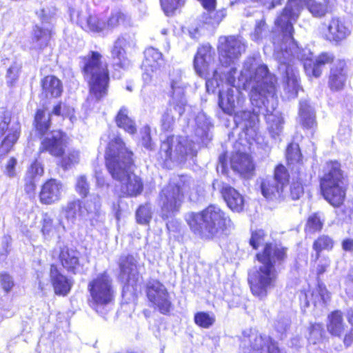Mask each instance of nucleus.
I'll list each match as a JSON object with an SVG mask.
<instances>
[{"label":"nucleus","mask_w":353,"mask_h":353,"mask_svg":"<svg viewBox=\"0 0 353 353\" xmlns=\"http://www.w3.org/2000/svg\"><path fill=\"white\" fill-rule=\"evenodd\" d=\"M262 194L264 197L269 200H278L284 198V187L277 183L275 179L270 178L265 179L261 184Z\"/></svg>","instance_id":"29"},{"label":"nucleus","mask_w":353,"mask_h":353,"mask_svg":"<svg viewBox=\"0 0 353 353\" xmlns=\"http://www.w3.org/2000/svg\"><path fill=\"white\" fill-rule=\"evenodd\" d=\"M268 130L271 137L274 139L279 138L283 129V118L279 112L268 114L266 116Z\"/></svg>","instance_id":"36"},{"label":"nucleus","mask_w":353,"mask_h":353,"mask_svg":"<svg viewBox=\"0 0 353 353\" xmlns=\"http://www.w3.org/2000/svg\"><path fill=\"white\" fill-rule=\"evenodd\" d=\"M296 172L297 173V180L293 179L290 186V195L293 200L299 199L303 194V183L307 179L305 170H298Z\"/></svg>","instance_id":"42"},{"label":"nucleus","mask_w":353,"mask_h":353,"mask_svg":"<svg viewBox=\"0 0 353 353\" xmlns=\"http://www.w3.org/2000/svg\"><path fill=\"white\" fill-rule=\"evenodd\" d=\"M219 42V60L222 65H228L233 63L245 50L244 41L239 37H221Z\"/></svg>","instance_id":"15"},{"label":"nucleus","mask_w":353,"mask_h":353,"mask_svg":"<svg viewBox=\"0 0 353 353\" xmlns=\"http://www.w3.org/2000/svg\"><path fill=\"white\" fill-rule=\"evenodd\" d=\"M11 121V113L4 108H0V139L4 135L5 132Z\"/></svg>","instance_id":"54"},{"label":"nucleus","mask_w":353,"mask_h":353,"mask_svg":"<svg viewBox=\"0 0 353 353\" xmlns=\"http://www.w3.org/2000/svg\"><path fill=\"white\" fill-rule=\"evenodd\" d=\"M147 296L148 300L154 304V306H157L159 309H168L170 306L167 290L157 280L148 281L147 284Z\"/></svg>","instance_id":"19"},{"label":"nucleus","mask_w":353,"mask_h":353,"mask_svg":"<svg viewBox=\"0 0 353 353\" xmlns=\"http://www.w3.org/2000/svg\"><path fill=\"white\" fill-rule=\"evenodd\" d=\"M50 38V30L48 28L35 26L32 38V47L37 50H41L48 45Z\"/></svg>","instance_id":"37"},{"label":"nucleus","mask_w":353,"mask_h":353,"mask_svg":"<svg viewBox=\"0 0 353 353\" xmlns=\"http://www.w3.org/2000/svg\"><path fill=\"white\" fill-rule=\"evenodd\" d=\"M44 172L41 163L35 161L28 168L26 175V190L28 192H33L35 189V181L43 176Z\"/></svg>","instance_id":"34"},{"label":"nucleus","mask_w":353,"mask_h":353,"mask_svg":"<svg viewBox=\"0 0 353 353\" xmlns=\"http://www.w3.org/2000/svg\"><path fill=\"white\" fill-rule=\"evenodd\" d=\"M298 121L304 128H312L316 125L314 110L306 99L300 101Z\"/></svg>","instance_id":"31"},{"label":"nucleus","mask_w":353,"mask_h":353,"mask_svg":"<svg viewBox=\"0 0 353 353\" xmlns=\"http://www.w3.org/2000/svg\"><path fill=\"white\" fill-rule=\"evenodd\" d=\"M265 234L263 230H257L252 234L250 240V245L254 249H257L260 245L265 244Z\"/></svg>","instance_id":"59"},{"label":"nucleus","mask_w":353,"mask_h":353,"mask_svg":"<svg viewBox=\"0 0 353 353\" xmlns=\"http://www.w3.org/2000/svg\"><path fill=\"white\" fill-rule=\"evenodd\" d=\"M170 81L172 88L170 105L173 106L179 116H181L186 105V99L184 96L186 83L183 82L182 73L179 70L173 72L170 74Z\"/></svg>","instance_id":"17"},{"label":"nucleus","mask_w":353,"mask_h":353,"mask_svg":"<svg viewBox=\"0 0 353 353\" xmlns=\"http://www.w3.org/2000/svg\"><path fill=\"white\" fill-rule=\"evenodd\" d=\"M134 46L133 41L124 37H119L114 43L111 49V58L114 63L121 68L128 66L129 61L126 57V49Z\"/></svg>","instance_id":"23"},{"label":"nucleus","mask_w":353,"mask_h":353,"mask_svg":"<svg viewBox=\"0 0 353 353\" xmlns=\"http://www.w3.org/2000/svg\"><path fill=\"white\" fill-rule=\"evenodd\" d=\"M220 191L228 206L232 211L239 212L243 209V197L234 188L223 184Z\"/></svg>","instance_id":"28"},{"label":"nucleus","mask_w":353,"mask_h":353,"mask_svg":"<svg viewBox=\"0 0 353 353\" xmlns=\"http://www.w3.org/2000/svg\"><path fill=\"white\" fill-rule=\"evenodd\" d=\"M286 159L288 165L291 167L292 170L298 172V170H305L301 163V154L300 152L299 146L297 143H290L286 150Z\"/></svg>","instance_id":"35"},{"label":"nucleus","mask_w":353,"mask_h":353,"mask_svg":"<svg viewBox=\"0 0 353 353\" xmlns=\"http://www.w3.org/2000/svg\"><path fill=\"white\" fill-rule=\"evenodd\" d=\"M270 179H275L277 181V183L285 187L289 180V174L285 167L282 165H278L274 170V176Z\"/></svg>","instance_id":"53"},{"label":"nucleus","mask_w":353,"mask_h":353,"mask_svg":"<svg viewBox=\"0 0 353 353\" xmlns=\"http://www.w3.org/2000/svg\"><path fill=\"white\" fill-rule=\"evenodd\" d=\"M299 6L298 0H288L283 12L276 21V25L282 32V39L279 37L274 39V54L279 63H285L292 50H295L299 58H304L303 55L298 54V46L292 37V22L296 20L301 11Z\"/></svg>","instance_id":"4"},{"label":"nucleus","mask_w":353,"mask_h":353,"mask_svg":"<svg viewBox=\"0 0 353 353\" xmlns=\"http://www.w3.org/2000/svg\"><path fill=\"white\" fill-rule=\"evenodd\" d=\"M75 188L77 193L81 196L85 197L88 195L90 185L85 176L81 175L77 178Z\"/></svg>","instance_id":"56"},{"label":"nucleus","mask_w":353,"mask_h":353,"mask_svg":"<svg viewBox=\"0 0 353 353\" xmlns=\"http://www.w3.org/2000/svg\"><path fill=\"white\" fill-rule=\"evenodd\" d=\"M185 221L194 234L206 239L220 236L232 225L227 214L216 205L199 212L187 213Z\"/></svg>","instance_id":"3"},{"label":"nucleus","mask_w":353,"mask_h":353,"mask_svg":"<svg viewBox=\"0 0 353 353\" xmlns=\"http://www.w3.org/2000/svg\"><path fill=\"white\" fill-rule=\"evenodd\" d=\"M345 61L342 59L336 60L330 70L329 86L333 90H341L345 85L347 74L345 71Z\"/></svg>","instance_id":"25"},{"label":"nucleus","mask_w":353,"mask_h":353,"mask_svg":"<svg viewBox=\"0 0 353 353\" xmlns=\"http://www.w3.org/2000/svg\"><path fill=\"white\" fill-rule=\"evenodd\" d=\"M330 265V260L327 256L322 257L316 268L317 274L320 275L327 271V269Z\"/></svg>","instance_id":"64"},{"label":"nucleus","mask_w":353,"mask_h":353,"mask_svg":"<svg viewBox=\"0 0 353 353\" xmlns=\"http://www.w3.org/2000/svg\"><path fill=\"white\" fill-rule=\"evenodd\" d=\"M215 52L210 44H204L198 48L194 59V67L196 74L206 80L208 91H214L219 87L223 79L220 77L217 69L214 67Z\"/></svg>","instance_id":"8"},{"label":"nucleus","mask_w":353,"mask_h":353,"mask_svg":"<svg viewBox=\"0 0 353 353\" xmlns=\"http://www.w3.org/2000/svg\"><path fill=\"white\" fill-rule=\"evenodd\" d=\"M80 253L74 249L64 247L61 248L59 259L64 270L70 274H81L83 265L79 260Z\"/></svg>","instance_id":"20"},{"label":"nucleus","mask_w":353,"mask_h":353,"mask_svg":"<svg viewBox=\"0 0 353 353\" xmlns=\"http://www.w3.org/2000/svg\"><path fill=\"white\" fill-rule=\"evenodd\" d=\"M120 279L125 284L123 288V304L134 303L137 298L139 280V264L137 257L132 255H123L119 258Z\"/></svg>","instance_id":"9"},{"label":"nucleus","mask_w":353,"mask_h":353,"mask_svg":"<svg viewBox=\"0 0 353 353\" xmlns=\"http://www.w3.org/2000/svg\"><path fill=\"white\" fill-rule=\"evenodd\" d=\"M50 279L57 294L65 296L70 291L72 281L61 274L54 265L50 267Z\"/></svg>","instance_id":"27"},{"label":"nucleus","mask_w":353,"mask_h":353,"mask_svg":"<svg viewBox=\"0 0 353 353\" xmlns=\"http://www.w3.org/2000/svg\"><path fill=\"white\" fill-rule=\"evenodd\" d=\"M173 110L175 111L173 106L170 105V107L166 109L162 115L161 119V128L165 131L172 130L174 126L175 117L172 112Z\"/></svg>","instance_id":"51"},{"label":"nucleus","mask_w":353,"mask_h":353,"mask_svg":"<svg viewBox=\"0 0 353 353\" xmlns=\"http://www.w3.org/2000/svg\"><path fill=\"white\" fill-rule=\"evenodd\" d=\"M335 0H298L301 10L306 6L311 14L316 17H321L332 11L335 5Z\"/></svg>","instance_id":"26"},{"label":"nucleus","mask_w":353,"mask_h":353,"mask_svg":"<svg viewBox=\"0 0 353 353\" xmlns=\"http://www.w3.org/2000/svg\"><path fill=\"white\" fill-rule=\"evenodd\" d=\"M65 192L63 183L57 179L48 180L43 185L39 197L42 203L50 205L61 200Z\"/></svg>","instance_id":"18"},{"label":"nucleus","mask_w":353,"mask_h":353,"mask_svg":"<svg viewBox=\"0 0 353 353\" xmlns=\"http://www.w3.org/2000/svg\"><path fill=\"white\" fill-rule=\"evenodd\" d=\"M334 245V241L332 238L327 235L319 236L313 243V249L316 252V259L320 256V252L322 250H330Z\"/></svg>","instance_id":"47"},{"label":"nucleus","mask_w":353,"mask_h":353,"mask_svg":"<svg viewBox=\"0 0 353 353\" xmlns=\"http://www.w3.org/2000/svg\"><path fill=\"white\" fill-rule=\"evenodd\" d=\"M188 186L184 183H170L164 187L159 196V205L161 208V216L166 219L175 216L179 211L183 201L184 194Z\"/></svg>","instance_id":"11"},{"label":"nucleus","mask_w":353,"mask_h":353,"mask_svg":"<svg viewBox=\"0 0 353 353\" xmlns=\"http://www.w3.org/2000/svg\"><path fill=\"white\" fill-rule=\"evenodd\" d=\"M137 219L139 223H148L151 219V212L148 206H140L137 210Z\"/></svg>","instance_id":"57"},{"label":"nucleus","mask_w":353,"mask_h":353,"mask_svg":"<svg viewBox=\"0 0 353 353\" xmlns=\"http://www.w3.org/2000/svg\"><path fill=\"white\" fill-rule=\"evenodd\" d=\"M286 257V248L281 245L273 243H265L263 252L256 254L259 262L271 263L274 266L276 262L281 263Z\"/></svg>","instance_id":"22"},{"label":"nucleus","mask_w":353,"mask_h":353,"mask_svg":"<svg viewBox=\"0 0 353 353\" xmlns=\"http://www.w3.org/2000/svg\"><path fill=\"white\" fill-rule=\"evenodd\" d=\"M94 202L86 201L82 206V202L79 199H73L68 201L62 207V213L68 222L74 223L78 218L86 219L91 213H95L100 207L99 198L94 196Z\"/></svg>","instance_id":"14"},{"label":"nucleus","mask_w":353,"mask_h":353,"mask_svg":"<svg viewBox=\"0 0 353 353\" xmlns=\"http://www.w3.org/2000/svg\"><path fill=\"white\" fill-rule=\"evenodd\" d=\"M116 123L118 127L130 134H134L137 132L134 121L128 116V110L124 107L119 111L116 117Z\"/></svg>","instance_id":"40"},{"label":"nucleus","mask_w":353,"mask_h":353,"mask_svg":"<svg viewBox=\"0 0 353 353\" xmlns=\"http://www.w3.org/2000/svg\"><path fill=\"white\" fill-rule=\"evenodd\" d=\"M79 161V152L76 150L68 152L62 159L61 165L67 170L72 168Z\"/></svg>","instance_id":"52"},{"label":"nucleus","mask_w":353,"mask_h":353,"mask_svg":"<svg viewBox=\"0 0 353 353\" xmlns=\"http://www.w3.org/2000/svg\"><path fill=\"white\" fill-rule=\"evenodd\" d=\"M321 189L325 199L334 207L340 206L345 197V185L341 164L327 162L321 178Z\"/></svg>","instance_id":"7"},{"label":"nucleus","mask_w":353,"mask_h":353,"mask_svg":"<svg viewBox=\"0 0 353 353\" xmlns=\"http://www.w3.org/2000/svg\"><path fill=\"white\" fill-rule=\"evenodd\" d=\"M20 68V65L17 63H14L10 66L6 73L8 84L12 85V84L17 81L19 77Z\"/></svg>","instance_id":"58"},{"label":"nucleus","mask_w":353,"mask_h":353,"mask_svg":"<svg viewBox=\"0 0 353 353\" xmlns=\"http://www.w3.org/2000/svg\"><path fill=\"white\" fill-rule=\"evenodd\" d=\"M186 0H160L161 8L168 16L184 6Z\"/></svg>","instance_id":"50"},{"label":"nucleus","mask_w":353,"mask_h":353,"mask_svg":"<svg viewBox=\"0 0 353 353\" xmlns=\"http://www.w3.org/2000/svg\"><path fill=\"white\" fill-rule=\"evenodd\" d=\"M160 154L165 161L184 163L196 154L195 143L186 137L171 136L163 141Z\"/></svg>","instance_id":"10"},{"label":"nucleus","mask_w":353,"mask_h":353,"mask_svg":"<svg viewBox=\"0 0 353 353\" xmlns=\"http://www.w3.org/2000/svg\"><path fill=\"white\" fill-rule=\"evenodd\" d=\"M73 112V109L66 106L65 104L59 103L52 110V114L55 115H62L63 117L70 116Z\"/></svg>","instance_id":"63"},{"label":"nucleus","mask_w":353,"mask_h":353,"mask_svg":"<svg viewBox=\"0 0 353 353\" xmlns=\"http://www.w3.org/2000/svg\"><path fill=\"white\" fill-rule=\"evenodd\" d=\"M79 23L86 31L92 32H101L106 30L105 21L97 15H89L88 17H82L79 15Z\"/></svg>","instance_id":"33"},{"label":"nucleus","mask_w":353,"mask_h":353,"mask_svg":"<svg viewBox=\"0 0 353 353\" xmlns=\"http://www.w3.org/2000/svg\"><path fill=\"white\" fill-rule=\"evenodd\" d=\"M297 52L299 54L303 55L304 58H299L295 53V50H292L290 52V55L289 59H285V63H280L279 66V70H285L286 74L287 81L285 90L288 93V97L289 99L296 97L299 87L298 71L293 67V65H290V62H292L294 59L308 61V62L304 63V68L306 73L309 76L312 75L315 77H319L322 73L323 66L333 61V56L328 53H323L320 54L316 59L315 61L312 62L311 59L312 54L309 51L306 50H301L298 47Z\"/></svg>","instance_id":"5"},{"label":"nucleus","mask_w":353,"mask_h":353,"mask_svg":"<svg viewBox=\"0 0 353 353\" xmlns=\"http://www.w3.org/2000/svg\"><path fill=\"white\" fill-rule=\"evenodd\" d=\"M194 321L195 324L199 327L208 329L214 325L215 316L212 313L200 311L194 314Z\"/></svg>","instance_id":"46"},{"label":"nucleus","mask_w":353,"mask_h":353,"mask_svg":"<svg viewBox=\"0 0 353 353\" xmlns=\"http://www.w3.org/2000/svg\"><path fill=\"white\" fill-rule=\"evenodd\" d=\"M36 128L41 134H44L50 127V114L43 110H39L35 115Z\"/></svg>","instance_id":"48"},{"label":"nucleus","mask_w":353,"mask_h":353,"mask_svg":"<svg viewBox=\"0 0 353 353\" xmlns=\"http://www.w3.org/2000/svg\"><path fill=\"white\" fill-rule=\"evenodd\" d=\"M255 341H259V343L251 345L250 353H281L276 343L271 339H263L259 336Z\"/></svg>","instance_id":"39"},{"label":"nucleus","mask_w":353,"mask_h":353,"mask_svg":"<svg viewBox=\"0 0 353 353\" xmlns=\"http://www.w3.org/2000/svg\"><path fill=\"white\" fill-rule=\"evenodd\" d=\"M250 111H241L237 112L234 116V121L237 125H241L243 128H252L257 119L256 113Z\"/></svg>","instance_id":"45"},{"label":"nucleus","mask_w":353,"mask_h":353,"mask_svg":"<svg viewBox=\"0 0 353 353\" xmlns=\"http://www.w3.org/2000/svg\"><path fill=\"white\" fill-rule=\"evenodd\" d=\"M255 59L248 58L244 63L240 76L236 81L234 75L236 70L225 72L228 88L219 92V105L225 113L232 114L236 108L243 106L245 97L241 89H250V98L252 104L267 108V112L274 110L276 100V77L270 73L266 65H261L256 69Z\"/></svg>","instance_id":"1"},{"label":"nucleus","mask_w":353,"mask_h":353,"mask_svg":"<svg viewBox=\"0 0 353 353\" xmlns=\"http://www.w3.org/2000/svg\"><path fill=\"white\" fill-rule=\"evenodd\" d=\"M130 22V19L127 14L121 10H115L111 12L106 21H105V25L106 30H112L121 25H129Z\"/></svg>","instance_id":"41"},{"label":"nucleus","mask_w":353,"mask_h":353,"mask_svg":"<svg viewBox=\"0 0 353 353\" xmlns=\"http://www.w3.org/2000/svg\"><path fill=\"white\" fill-rule=\"evenodd\" d=\"M260 263L259 267L249 273L248 281L253 295L262 299L274 286L277 273L272 264Z\"/></svg>","instance_id":"12"},{"label":"nucleus","mask_w":353,"mask_h":353,"mask_svg":"<svg viewBox=\"0 0 353 353\" xmlns=\"http://www.w3.org/2000/svg\"><path fill=\"white\" fill-rule=\"evenodd\" d=\"M102 58L101 54L95 51L82 58L83 72L90 87L88 100L98 101L107 94L109 71L108 63Z\"/></svg>","instance_id":"6"},{"label":"nucleus","mask_w":353,"mask_h":353,"mask_svg":"<svg viewBox=\"0 0 353 353\" xmlns=\"http://www.w3.org/2000/svg\"><path fill=\"white\" fill-rule=\"evenodd\" d=\"M144 68H151L155 72L163 63V55L157 49L150 47L145 50Z\"/></svg>","instance_id":"38"},{"label":"nucleus","mask_w":353,"mask_h":353,"mask_svg":"<svg viewBox=\"0 0 353 353\" xmlns=\"http://www.w3.org/2000/svg\"><path fill=\"white\" fill-rule=\"evenodd\" d=\"M264 32H265V23L263 20H261L256 24L254 32L252 34V39L258 41L261 39Z\"/></svg>","instance_id":"62"},{"label":"nucleus","mask_w":353,"mask_h":353,"mask_svg":"<svg viewBox=\"0 0 353 353\" xmlns=\"http://www.w3.org/2000/svg\"><path fill=\"white\" fill-rule=\"evenodd\" d=\"M0 284L3 290L8 293L13 288L14 281L11 276L6 273H2L0 274Z\"/></svg>","instance_id":"61"},{"label":"nucleus","mask_w":353,"mask_h":353,"mask_svg":"<svg viewBox=\"0 0 353 353\" xmlns=\"http://www.w3.org/2000/svg\"><path fill=\"white\" fill-rule=\"evenodd\" d=\"M206 10L208 11V19H206V22L212 25L219 24L226 14L224 9L215 10L214 8H212L206 9Z\"/></svg>","instance_id":"55"},{"label":"nucleus","mask_w":353,"mask_h":353,"mask_svg":"<svg viewBox=\"0 0 353 353\" xmlns=\"http://www.w3.org/2000/svg\"><path fill=\"white\" fill-rule=\"evenodd\" d=\"M65 143L60 131H53L41 141L40 152H48L51 155L59 157L63 154Z\"/></svg>","instance_id":"21"},{"label":"nucleus","mask_w":353,"mask_h":353,"mask_svg":"<svg viewBox=\"0 0 353 353\" xmlns=\"http://www.w3.org/2000/svg\"><path fill=\"white\" fill-rule=\"evenodd\" d=\"M20 134V127L19 124L12 127L8 135L3 139L0 145V155L7 154L17 142Z\"/></svg>","instance_id":"43"},{"label":"nucleus","mask_w":353,"mask_h":353,"mask_svg":"<svg viewBox=\"0 0 353 353\" xmlns=\"http://www.w3.org/2000/svg\"><path fill=\"white\" fill-rule=\"evenodd\" d=\"M347 326L342 314L339 310H333L328 316L327 329L332 337L341 338Z\"/></svg>","instance_id":"30"},{"label":"nucleus","mask_w":353,"mask_h":353,"mask_svg":"<svg viewBox=\"0 0 353 353\" xmlns=\"http://www.w3.org/2000/svg\"><path fill=\"white\" fill-rule=\"evenodd\" d=\"M88 288L93 301L97 305H105L114 300L112 280L106 272L99 274L90 281Z\"/></svg>","instance_id":"13"},{"label":"nucleus","mask_w":353,"mask_h":353,"mask_svg":"<svg viewBox=\"0 0 353 353\" xmlns=\"http://www.w3.org/2000/svg\"><path fill=\"white\" fill-rule=\"evenodd\" d=\"M324 37L334 44H339L349 37L352 33L350 26L343 18L333 17L325 24Z\"/></svg>","instance_id":"16"},{"label":"nucleus","mask_w":353,"mask_h":353,"mask_svg":"<svg viewBox=\"0 0 353 353\" xmlns=\"http://www.w3.org/2000/svg\"><path fill=\"white\" fill-rule=\"evenodd\" d=\"M42 94L46 98L58 97L63 91L61 81L54 76L48 75L41 81Z\"/></svg>","instance_id":"32"},{"label":"nucleus","mask_w":353,"mask_h":353,"mask_svg":"<svg viewBox=\"0 0 353 353\" xmlns=\"http://www.w3.org/2000/svg\"><path fill=\"white\" fill-rule=\"evenodd\" d=\"M324 223V219L321 213H314L311 214L307 221L305 230L310 232H316L322 229Z\"/></svg>","instance_id":"49"},{"label":"nucleus","mask_w":353,"mask_h":353,"mask_svg":"<svg viewBox=\"0 0 353 353\" xmlns=\"http://www.w3.org/2000/svg\"><path fill=\"white\" fill-rule=\"evenodd\" d=\"M105 163L112 178L120 183L121 196H136L143 189L139 176L131 171L132 152L119 137L113 136L105 154Z\"/></svg>","instance_id":"2"},{"label":"nucleus","mask_w":353,"mask_h":353,"mask_svg":"<svg viewBox=\"0 0 353 353\" xmlns=\"http://www.w3.org/2000/svg\"><path fill=\"white\" fill-rule=\"evenodd\" d=\"M315 301L314 306L316 307H323L325 306V303L329 299V294H327L325 288L320 285L319 286V294L314 296Z\"/></svg>","instance_id":"60"},{"label":"nucleus","mask_w":353,"mask_h":353,"mask_svg":"<svg viewBox=\"0 0 353 353\" xmlns=\"http://www.w3.org/2000/svg\"><path fill=\"white\" fill-rule=\"evenodd\" d=\"M232 170L245 178H248L254 173V165L251 157L245 153L234 154L230 159Z\"/></svg>","instance_id":"24"},{"label":"nucleus","mask_w":353,"mask_h":353,"mask_svg":"<svg viewBox=\"0 0 353 353\" xmlns=\"http://www.w3.org/2000/svg\"><path fill=\"white\" fill-rule=\"evenodd\" d=\"M61 230H65V226L61 221L54 223L52 219L47 214H45L42 219L41 231L45 236H52Z\"/></svg>","instance_id":"44"}]
</instances>
